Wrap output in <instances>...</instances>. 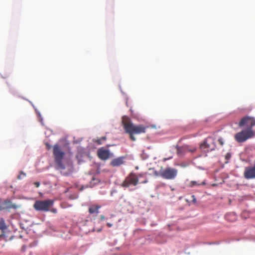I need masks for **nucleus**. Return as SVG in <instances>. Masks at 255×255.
<instances>
[{"mask_svg":"<svg viewBox=\"0 0 255 255\" xmlns=\"http://www.w3.org/2000/svg\"><path fill=\"white\" fill-rule=\"evenodd\" d=\"M186 150H189V151H190L191 152H194L196 150V148H193L192 149H188L187 148Z\"/></svg>","mask_w":255,"mask_h":255,"instance_id":"nucleus-23","label":"nucleus"},{"mask_svg":"<svg viewBox=\"0 0 255 255\" xmlns=\"http://www.w3.org/2000/svg\"><path fill=\"white\" fill-rule=\"evenodd\" d=\"M187 149L186 146L177 147V152L178 154H181L183 151L186 150Z\"/></svg>","mask_w":255,"mask_h":255,"instance_id":"nucleus-17","label":"nucleus"},{"mask_svg":"<svg viewBox=\"0 0 255 255\" xmlns=\"http://www.w3.org/2000/svg\"><path fill=\"white\" fill-rule=\"evenodd\" d=\"M124 157H119L112 160L110 163L113 167L119 166L124 163Z\"/></svg>","mask_w":255,"mask_h":255,"instance_id":"nucleus-11","label":"nucleus"},{"mask_svg":"<svg viewBox=\"0 0 255 255\" xmlns=\"http://www.w3.org/2000/svg\"><path fill=\"white\" fill-rule=\"evenodd\" d=\"M177 174V170L173 168L167 167L160 172V175L166 179H173Z\"/></svg>","mask_w":255,"mask_h":255,"instance_id":"nucleus-7","label":"nucleus"},{"mask_svg":"<svg viewBox=\"0 0 255 255\" xmlns=\"http://www.w3.org/2000/svg\"><path fill=\"white\" fill-rule=\"evenodd\" d=\"M206 184L205 181H204L201 183H199V182L195 181H192L190 182V186L191 187H194L195 186H199L201 185H204Z\"/></svg>","mask_w":255,"mask_h":255,"instance_id":"nucleus-16","label":"nucleus"},{"mask_svg":"<svg viewBox=\"0 0 255 255\" xmlns=\"http://www.w3.org/2000/svg\"><path fill=\"white\" fill-rule=\"evenodd\" d=\"M191 202L193 203H196V197L195 196V195H193L191 196Z\"/></svg>","mask_w":255,"mask_h":255,"instance_id":"nucleus-20","label":"nucleus"},{"mask_svg":"<svg viewBox=\"0 0 255 255\" xmlns=\"http://www.w3.org/2000/svg\"><path fill=\"white\" fill-rule=\"evenodd\" d=\"M107 226H108V227L110 228V227H112L113 224H111V223H108L107 224Z\"/></svg>","mask_w":255,"mask_h":255,"instance_id":"nucleus-25","label":"nucleus"},{"mask_svg":"<svg viewBox=\"0 0 255 255\" xmlns=\"http://www.w3.org/2000/svg\"><path fill=\"white\" fill-rule=\"evenodd\" d=\"M97 155L100 159L106 160L113 156V154L111 153L109 149H105L103 147L97 150Z\"/></svg>","mask_w":255,"mask_h":255,"instance_id":"nucleus-9","label":"nucleus"},{"mask_svg":"<svg viewBox=\"0 0 255 255\" xmlns=\"http://www.w3.org/2000/svg\"><path fill=\"white\" fill-rule=\"evenodd\" d=\"M218 142L221 146H223L224 145V141L222 138L221 137V138H219Z\"/></svg>","mask_w":255,"mask_h":255,"instance_id":"nucleus-19","label":"nucleus"},{"mask_svg":"<svg viewBox=\"0 0 255 255\" xmlns=\"http://www.w3.org/2000/svg\"><path fill=\"white\" fill-rule=\"evenodd\" d=\"M122 124L125 132L129 134L130 139L132 141L135 140L134 134L145 132L146 127L142 125H134L130 119L127 116L123 117Z\"/></svg>","mask_w":255,"mask_h":255,"instance_id":"nucleus-1","label":"nucleus"},{"mask_svg":"<svg viewBox=\"0 0 255 255\" xmlns=\"http://www.w3.org/2000/svg\"><path fill=\"white\" fill-rule=\"evenodd\" d=\"M101 230H102V229H99V230H98V232H100Z\"/></svg>","mask_w":255,"mask_h":255,"instance_id":"nucleus-29","label":"nucleus"},{"mask_svg":"<svg viewBox=\"0 0 255 255\" xmlns=\"http://www.w3.org/2000/svg\"><path fill=\"white\" fill-rule=\"evenodd\" d=\"M244 175V177L247 179L255 178V166L246 167Z\"/></svg>","mask_w":255,"mask_h":255,"instance_id":"nucleus-10","label":"nucleus"},{"mask_svg":"<svg viewBox=\"0 0 255 255\" xmlns=\"http://www.w3.org/2000/svg\"><path fill=\"white\" fill-rule=\"evenodd\" d=\"M46 147H47L48 149H50L51 146H50V145L49 144L46 143Z\"/></svg>","mask_w":255,"mask_h":255,"instance_id":"nucleus-24","label":"nucleus"},{"mask_svg":"<svg viewBox=\"0 0 255 255\" xmlns=\"http://www.w3.org/2000/svg\"><path fill=\"white\" fill-rule=\"evenodd\" d=\"M52 211L53 213H56V209H52Z\"/></svg>","mask_w":255,"mask_h":255,"instance_id":"nucleus-27","label":"nucleus"},{"mask_svg":"<svg viewBox=\"0 0 255 255\" xmlns=\"http://www.w3.org/2000/svg\"><path fill=\"white\" fill-rule=\"evenodd\" d=\"M34 184L35 185L36 187H38L40 186V183L38 182H34Z\"/></svg>","mask_w":255,"mask_h":255,"instance_id":"nucleus-21","label":"nucleus"},{"mask_svg":"<svg viewBox=\"0 0 255 255\" xmlns=\"http://www.w3.org/2000/svg\"><path fill=\"white\" fill-rule=\"evenodd\" d=\"M240 127L246 126L247 129H252V127L255 126V120L251 117H246L241 120L239 124Z\"/></svg>","mask_w":255,"mask_h":255,"instance_id":"nucleus-8","label":"nucleus"},{"mask_svg":"<svg viewBox=\"0 0 255 255\" xmlns=\"http://www.w3.org/2000/svg\"><path fill=\"white\" fill-rule=\"evenodd\" d=\"M142 176V174H139L138 175H137L138 178V177H141Z\"/></svg>","mask_w":255,"mask_h":255,"instance_id":"nucleus-28","label":"nucleus"},{"mask_svg":"<svg viewBox=\"0 0 255 255\" xmlns=\"http://www.w3.org/2000/svg\"><path fill=\"white\" fill-rule=\"evenodd\" d=\"M138 182L137 175L135 174L130 173L122 183V186L124 187H128L130 185L135 186Z\"/></svg>","mask_w":255,"mask_h":255,"instance_id":"nucleus-6","label":"nucleus"},{"mask_svg":"<svg viewBox=\"0 0 255 255\" xmlns=\"http://www.w3.org/2000/svg\"><path fill=\"white\" fill-rule=\"evenodd\" d=\"M7 226L5 222V220L2 218H0V230L2 232V234L0 236H4V232L6 229H7Z\"/></svg>","mask_w":255,"mask_h":255,"instance_id":"nucleus-13","label":"nucleus"},{"mask_svg":"<svg viewBox=\"0 0 255 255\" xmlns=\"http://www.w3.org/2000/svg\"><path fill=\"white\" fill-rule=\"evenodd\" d=\"M253 135L254 132L252 129H246L237 133L235 135V138L238 142H243Z\"/></svg>","mask_w":255,"mask_h":255,"instance_id":"nucleus-3","label":"nucleus"},{"mask_svg":"<svg viewBox=\"0 0 255 255\" xmlns=\"http://www.w3.org/2000/svg\"><path fill=\"white\" fill-rule=\"evenodd\" d=\"M200 148L205 152H209L215 150L216 148L215 139L212 137L206 138L204 142L200 144Z\"/></svg>","mask_w":255,"mask_h":255,"instance_id":"nucleus-4","label":"nucleus"},{"mask_svg":"<svg viewBox=\"0 0 255 255\" xmlns=\"http://www.w3.org/2000/svg\"><path fill=\"white\" fill-rule=\"evenodd\" d=\"M3 208L5 209H16L17 206L16 205L13 204L10 200H6L3 204Z\"/></svg>","mask_w":255,"mask_h":255,"instance_id":"nucleus-12","label":"nucleus"},{"mask_svg":"<svg viewBox=\"0 0 255 255\" xmlns=\"http://www.w3.org/2000/svg\"><path fill=\"white\" fill-rule=\"evenodd\" d=\"M105 219V216L104 215H101L100 218V221H103Z\"/></svg>","mask_w":255,"mask_h":255,"instance_id":"nucleus-22","label":"nucleus"},{"mask_svg":"<svg viewBox=\"0 0 255 255\" xmlns=\"http://www.w3.org/2000/svg\"><path fill=\"white\" fill-rule=\"evenodd\" d=\"M106 136H103L100 138L93 139V141L97 143L99 145H101L103 143V141H106Z\"/></svg>","mask_w":255,"mask_h":255,"instance_id":"nucleus-15","label":"nucleus"},{"mask_svg":"<svg viewBox=\"0 0 255 255\" xmlns=\"http://www.w3.org/2000/svg\"><path fill=\"white\" fill-rule=\"evenodd\" d=\"M147 182V180L146 179H145L144 181H142L141 183H146Z\"/></svg>","mask_w":255,"mask_h":255,"instance_id":"nucleus-26","label":"nucleus"},{"mask_svg":"<svg viewBox=\"0 0 255 255\" xmlns=\"http://www.w3.org/2000/svg\"><path fill=\"white\" fill-rule=\"evenodd\" d=\"M53 203L54 201L52 200H37L35 202L33 207L36 211H48Z\"/></svg>","mask_w":255,"mask_h":255,"instance_id":"nucleus-2","label":"nucleus"},{"mask_svg":"<svg viewBox=\"0 0 255 255\" xmlns=\"http://www.w3.org/2000/svg\"><path fill=\"white\" fill-rule=\"evenodd\" d=\"M101 206L98 205H92L89 207V212L90 214L99 213V210Z\"/></svg>","mask_w":255,"mask_h":255,"instance_id":"nucleus-14","label":"nucleus"},{"mask_svg":"<svg viewBox=\"0 0 255 255\" xmlns=\"http://www.w3.org/2000/svg\"><path fill=\"white\" fill-rule=\"evenodd\" d=\"M22 175L23 177H25L26 176V174L23 173L22 171L20 172V175H19L17 176V179H21V176Z\"/></svg>","mask_w":255,"mask_h":255,"instance_id":"nucleus-18","label":"nucleus"},{"mask_svg":"<svg viewBox=\"0 0 255 255\" xmlns=\"http://www.w3.org/2000/svg\"><path fill=\"white\" fill-rule=\"evenodd\" d=\"M53 154L55 162L61 168L64 169V166L62 164V161L64 155V152L61 150L58 144H55L53 147Z\"/></svg>","mask_w":255,"mask_h":255,"instance_id":"nucleus-5","label":"nucleus"}]
</instances>
